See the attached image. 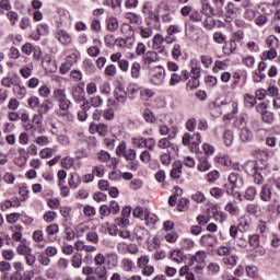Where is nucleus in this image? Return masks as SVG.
<instances>
[{"instance_id": "f257e3e1", "label": "nucleus", "mask_w": 280, "mask_h": 280, "mask_svg": "<svg viewBox=\"0 0 280 280\" xmlns=\"http://www.w3.org/2000/svg\"><path fill=\"white\" fill-rule=\"evenodd\" d=\"M149 73L152 84H154L155 86H160V84H163V80H165V69L163 67H155L151 69Z\"/></svg>"}, {"instance_id": "f03ea898", "label": "nucleus", "mask_w": 280, "mask_h": 280, "mask_svg": "<svg viewBox=\"0 0 280 280\" xmlns=\"http://www.w3.org/2000/svg\"><path fill=\"white\" fill-rule=\"evenodd\" d=\"M164 43L165 37H163L161 34H155L153 36L152 47L155 49V51H159V54H163V51H165V46H163Z\"/></svg>"}, {"instance_id": "7ed1b4c3", "label": "nucleus", "mask_w": 280, "mask_h": 280, "mask_svg": "<svg viewBox=\"0 0 280 280\" xmlns=\"http://www.w3.org/2000/svg\"><path fill=\"white\" fill-rule=\"evenodd\" d=\"M207 213L210 218H214L217 222H224L226 220V213L218 211L215 206L208 208Z\"/></svg>"}, {"instance_id": "20e7f679", "label": "nucleus", "mask_w": 280, "mask_h": 280, "mask_svg": "<svg viewBox=\"0 0 280 280\" xmlns=\"http://www.w3.org/2000/svg\"><path fill=\"white\" fill-rule=\"evenodd\" d=\"M228 180L233 186V189H242L244 187V178L237 173H231Z\"/></svg>"}, {"instance_id": "39448f33", "label": "nucleus", "mask_w": 280, "mask_h": 280, "mask_svg": "<svg viewBox=\"0 0 280 280\" xmlns=\"http://www.w3.org/2000/svg\"><path fill=\"white\" fill-rule=\"evenodd\" d=\"M260 199L262 202H270L272 199V185L265 184L260 191Z\"/></svg>"}, {"instance_id": "423d86ee", "label": "nucleus", "mask_w": 280, "mask_h": 280, "mask_svg": "<svg viewBox=\"0 0 280 280\" xmlns=\"http://www.w3.org/2000/svg\"><path fill=\"white\" fill-rule=\"evenodd\" d=\"M200 244L202 246H207L208 248H213V246L218 244V237L213 236L212 234L202 235L200 238Z\"/></svg>"}, {"instance_id": "0eeeda50", "label": "nucleus", "mask_w": 280, "mask_h": 280, "mask_svg": "<svg viewBox=\"0 0 280 280\" xmlns=\"http://www.w3.org/2000/svg\"><path fill=\"white\" fill-rule=\"evenodd\" d=\"M145 67H148V69H150V65H152L153 62H159V54H156V51H147L143 55L142 58Z\"/></svg>"}, {"instance_id": "6e6552de", "label": "nucleus", "mask_w": 280, "mask_h": 280, "mask_svg": "<svg viewBox=\"0 0 280 280\" xmlns=\"http://www.w3.org/2000/svg\"><path fill=\"white\" fill-rule=\"evenodd\" d=\"M262 167H259V163L257 161H249L245 164V171L248 176H253L257 174V172H261Z\"/></svg>"}, {"instance_id": "1a4fd4ad", "label": "nucleus", "mask_w": 280, "mask_h": 280, "mask_svg": "<svg viewBox=\"0 0 280 280\" xmlns=\"http://www.w3.org/2000/svg\"><path fill=\"white\" fill-rule=\"evenodd\" d=\"M124 0H103V5H107L114 10L115 14H121V2Z\"/></svg>"}, {"instance_id": "9d476101", "label": "nucleus", "mask_w": 280, "mask_h": 280, "mask_svg": "<svg viewBox=\"0 0 280 280\" xmlns=\"http://www.w3.org/2000/svg\"><path fill=\"white\" fill-rule=\"evenodd\" d=\"M13 93L18 100H25V95H27V89L21 85V79L18 80V84L13 86Z\"/></svg>"}, {"instance_id": "9b49d317", "label": "nucleus", "mask_w": 280, "mask_h": 280, "mask_svg": "<svg viewBox=\"0 0 280 280\" xmlns=\"http://www.w3.org/2000/svg\"><path fill=\"white\" fill-rule=\"evenodd\" d=\"M115 98L120 104H126V101L128 100V93L124 90L121 86H117L114 91Z\"/></svg>"}, {"instance_id": "f8f14e48", "label": "nucleus", "mask_w": 280, "mask_h": 280, "mask_svg": "<svg viewBox=\"0 0 280 280\" xmlns=\"http://www.w3.org/2000/svg\"><path fill=\"white\" fill-rule=\"evenodd\" d=\"M147 25H148V27L138 26V28H137L138 34L141 36V38H150L153 34L152 22L147 21Z\"/></svg>"}, {"instance_id": "ddd939ff", "label": "nucleus", "mask_w": 280, "mask_h": 280, "mask_svg": "<svg viewBox=\"0 0 280 280\" xmlns=\"http://www.w3.org/2000/svg\"><path fill=\"white\" fill-rule=\"evenodd\" d=\"M199 164L197 165L198 172H209L211 170V163L207 160V155L198 156Z\"/></svg>"}, {"instance_id": "4468645a", "label": "nucleus", "mask_w": 280, "mask_h": 280, "mask_svg": "<svg viewBox=\"0 0 280 280\" xmlns=\"http://www.w3.org/2000/svg\"><path fill=\"white\" fill-rule=\"evenodd\" d=\"M71 94L75 102H84V88H82V85L72 88Z\"/></svg>"}, {"instance_id": "2eb2a0df", "label": "nucleus", "mask_w": 280, "mask_h": 280, "mask_svg": "<svg viewBox=\"0 0 280 280\" xmlns=\"http://www.w3.org/2000/svg\"><path fill=\"white\" fill-rule=\"evenodd\" d=\"M183 174V163L180 161L173 163V168L171 170V178L178 179L180 178V175Z\"/></svg>"}, {"instance_id": "dca6fc26", "label": "nucleus", "mask_w": 280, "mask_h": 280, "mask_svg": "<svg viewBox=\"0 0 280 280\" xmlns=\"http://www.w3.org/2000/svg\"><path fill=\"white\" fill-rule=\"evenodd\" d=\"M130 213H132V208L130 206H125L121 210V224L122 226H128L130 224Z\"/></svg>"}, {"instance_id": "f3484780", "label": "nucleus", "mask_w": 280, "mask_h": 280, "mask_svg": "<svg viewBox=\"0 0 280 280\" xmlns=\"http://www.w3.org/2000/svg\"><path fill=\"white\" fill-rule=\"evenodd\" d=\"M55 36L61 45H69V43H71V35H69L67 31H58Z\"/></svg>"}, {"instance_id": "a211bd4d", "label": "nucleus", "mask_w": 280, "mask_h": 280, "mask_svg": "<svg viewBox=\"0 0 280 280\" xmlns=\"http://www.w3.org/2000/svg\"><path fill=\"white\" fill-rule=\"evenodd\" d=\"M21 80V78L19 75H14V77H4L1 80V84L2 86H5L7 89H10L11 86H14L15 84H18V82Z\"/></svg>"}, {"instance_id": "6ab92c4d", "label": "nucleus", "mask_w": 280, "mask_h": 280, "mask_svg": "<svg viewBox=\"0 0 280 280\" xmlns=\"http://www.w3.org/2000/svg\"><path fill=\"white\" fill-rule=\"evenodd\" d=\"M202 11L206 16L211 19V16H218V13L213 12V7L209 4V0H202L201 1Z\"/></svg>"}, {"instance_id": "aec40b11", "label": "nucleus", "mask_w": 280, "mask_h": 280, "mask_svg": "<svg viewBox=\"0 0 280 280\" xmlns=\"http://www.w3.org/2000/svg\"><path fill=\"white\" fill-rule=\"evenodd\" d=\"M191 65V78H196V79H200V73H201V69H200V61H198V59H192L190 61Z\"/></svg>"}, {"instance_id": "412c9836", "label": "nucleus", "mask_w": 280, "mask_h": 280, "mask_svg": "<svg viewBox=\"0 0 280 280\" xmlns=\"http://www.w3.org/2000/svg\"><path fill=\"white\" fill-rule=\"evenodd\" d=\"M240 12V7L235 5L233 2H229L225 7V16L226 19H232V16H235Z\"/></svg>"}, {"instance_id": "4be33fe9", "label": "nucleus", "mask_w": 280, "mask_h": 280, "mask_svg": "<svg viewBox=\"0 0 280 280\" xmlns=\"http://www.w3.org/2000/svg\"><path fill=\"white\" fill-rule=\"evenodd\" d=\"M185 253H183V250L180 249H174L173 252H171V259L172 261H175V264H183V261H185Z\"/></svg>"}, {"instance_id": "5701e85b", "label": "nucleus", "mask_w": 280, "mask_h": 280, "mask_svg": "<svg viewBox=\"0 0 280 280\" xmlns=\"http://www.w3.org/2000/svg\"><path fill=\"white\" fill-rule=\"evenodd\" d=\"M133 218H139V220H145L148 218V208L136 207L132 211Z\"/></svg>"}, {"instance_id": "b1692460", "label": "nucleus", "mask_w": 280, "mask_h": 280, "mask_svg": "<svg viewBox=\"0 0 280 280\" xmlns=\"http://www.w3.org/2000/svg\"><path fill=\"white\" fill-rule=\"evenodd\" d=\"M158 147L161 150H167V148H172V150L178 151V147H176L174 144H171L170 138H162V139H160V141L158 142Z\"/></svg>"}, {"instance_id": "393cba45", "label": "nucleus", "mask_w": 280, "mask_h": 280, "mask_svg": "<svg viewBox=\"0 0 280 280\" xmlns=\"http://www.w3.org/2000/svg\"><path fill=\"white\" fill-rule=\"evenodd\" d=\"M142 117L147 124H156V116L150 108H145L142 113Z\"/></svg>"}, {"instance_id": "a878e982", "label": "nucleus", "mask_w": 280, "mask_h": 280, "mask_svg": "<svg viewBox=\"0 0 280 280\" xmlns=\"http://www.w3.org/2000/svg\"><path fill=\"white\" fill-rule=\"evenodd\" d=\"M240 137L243 143H248V141H253V131L248 128H243L241 129Z\"/></svg>"}, {"instance_id": "bb28decb", "label": "nucleus", "mask_w": 280, "mask_h": 280, "mask_svg": "<svg viewBox=\"0 0 280 280\" xmlns=\"http://www.w3.org/2000/svg\"><path fill=\"white\" fill-rule=\"evenodd\" d=\"M94 273L98 277L100 280H108V270L104 266H98L95 268Z\"/></svg>"}, {"instance_id": "cd10ccee", "label": "nucleus", "mask_w": 280, "mask_h": 280, "mask_svg": "<svg viewBox=\"0 0 280 280\" xmlns=\"http://www.w3.org/2000/svg\"><path fill=\"white\" fill-rule=\"evenodd\" d=\"M71 67H73V62H71V57H67L66 62L62 63L59 68L61 75L69 73V71H71Z\"/></svg>"}, {"instance_id": "c85d7f7f", "label": "nucleus", "mask_w": 280, "mask_h": 280, "mask_svg": "<svg viewBox=\"0 0 280 280\" xmlns=\"http://www.w3.org/2000/svg\"><path fill=\"white\" fill-rule=\"evenodd\" d=\"M127 95L129 97V100H135V95H137V93H139V85L135 84V83H130L127 86Z\"/></svg>"}, {"instance_id": "c756f323", "label": "nucleus", "mask_w": 280, "mask_h": 280, "mask_svg": "<svg viewBox=\"0 0 280 280\" xmlns=\"http://www.w3.org/2000/svg\"><path fill=\"white\" fill-rule=\"evenodd\" d=\"M59 103V108L60 110H62L63 113L61 114L62 117H65V115H67L69 107L71 106V101L69 98H63L61 101L58 102Z\"/></svg>"}, {"instance_id": "7c9ffc66", "label": "nucleus", "mask_w": 280, "mask_h": 280, "mask_svg": "<svg viewBox=\"0 0 280 280\" xmlns=\"http://www.w3.org/2000/svg\"><path fill=\"white\" fill-rule=\"evenodd\" d=\"M49 104H51L50 100H46L45 103L39 104V106H37V114L44 116L47 115V113H49Z\"/></svg>"}, {"instance_id": "2f4dec72", "label": "nucleus", "mask_w": 280, "mask_h": 280, "mask_svg": "<svg viewBox=\"0 0 280 280\" xmlns=\"http://www.w3.org/2000/svg\"><path fill=\"white\" fill-rule=\"evenodd\" d=\"M277 57V50L275 48H269V50L264 51L260 56L261 60H273Z\"/></svg>"}, {"instance_id": "473e14b6", "label": "nucleus", "mask_w": 280, "mask_h": 280, "mask_svg": "<svg viewBox=\"0 0 280 280\" xmlns=\"http://www.w3.org/2000/svg\"><path fill=\"white\" fill-rule=\"evenodd\" d=\"M160 135L165 136L168 135L170 139H174L176 137V129L170 130L167 126H160Z\"/></svg>"}, {"instance_id": "72a5a7b5", "label": "nucleus", "mask_w": 280, "mask_h": 280, "mask_svg": "<svg viewBox=\"0 0 280 280\" xmlns=\"http://www.w3.org/2000/svg\"><path fill=\"white\" fill-rule=\"evenodd\" d=\"M71 264L72 268H82V255L80 253L73 254Z\"/></svg>"}, {"instance_id": "f704fd0d", "label": "nucleus", "mask_w": 280, "mask_h": 280, "mask_svg": "<svg viewBox=\"0 0 280 280\" xmlns=\"http://www.w3.org/2000/svg\"><path fill=\"white\" fill-rule=\"evenodd\" d=\"M255 196H257V188H255L254 186H249L246 190H245V200H255Z\"/></svg>"}, {"instance_id": "c9c22d12", "label": "nucleus", "mask_w": 280, "mask_h": 280, "mask_svg": "<svg viewBox=\"0 0 280 280\" xmlns=\"http://www.w3.org/2000/svg\"><path fill=\"white\" fill-rule=\"evenodd\" d=\"M121 265H122L125 272H132V270H135V261H132L128 258L122 259Z\"/></svg>"}, {"instance_id": "e433bc0d", "label": "nucleus", "mask_w": 280, "mask_h": 280, "mask_svg": "<svg viewBox=\"0 0 280 280\" xmlns=\"http://www.w3.org/2000/svg\"><path fill=\"white\" fill-rule=\"evenodd\" d=\"M237 49V44L235 43V39H231L229 42V45H226V47H223V51L224 54H226V56H231V54H233V51H235Z\"/></svg>"}, {"instance_id": "4c0bfd02", "label": "nucleus", "mask_w": 280, "mask_h": 280, "mask_svg": "<svg viewBox=\"0 0 280 280\" xmlns=\"http://www.w3.org/2000/svg\"><path fill=\"white\" fill-rule=\"evenodd\" d=\"M266 43L269 49H275L276 47H279V39L275 35L268 36Z\"/></svg>"}, {"instance_id": "58836bf2", "label": "nucleus", "mask_w": 280, "mask_h": 280, "mask_svg": "<svg viewBox=\"0 0 280 280\" xmlns=\"http://www.w3.org/2000/svg\"><path fill=\"white\" fill-rule=\"evenodd\" d=\"M141 75V65L139 62H133L131 66V78L136 80Z\"/></svg>"}, {"instance_id": "ea45409f", "label": "nucleus", "mask_w": 280, "mask_h": 280, "mask_svg": "<svg viewBox=\"0 0 280 280\" xmlns=\"http://www.w3.org/2000/svg\"><path fill=\"white\" fill-rule=\"evenodd\" d=\"M244 102L246 108H253L257 104V98L250 94H245Z\"/></svg>"}, {"instance_id": "a19ab883", "label": "nucleus", "mask_w": 280, "mask_h": 280, "mask_svg": "<svg viewBox=\"0 0 280 280\" xmlns=\"http://www.w3.org/2000/svg\"><path fill=\"white\" fill-rule=\"evenodd\" d=\"M158 221H159V217H156V214L150 213V211L148 210L147 217L144 218V222H145L147 226L156 224Z\"/></svg>"}, {"instance_id": "79ce46f5", "label": "nucleus", "mask_w": 280, "mask_h": 280, "mask_svg": "<svg viewBox=\"0 0 280 280\" xmlns=\"http://www.w3.org/2000/svg\"><path fill=\"white\" fill-rule=\"evenodd\" d=\"M223 264L225 266H237V256L231 255L223 257Z\"/></svg>"}, {"instance_id": "37998d69", "label": "nucleus", "mask_w": 280, "mask_h": 280, "mask_svg": "<svg viewBox=\"0 0 280 280\" xmlns=\"http://www.w3.org/2000/svg\"><path fill=\"white\" fill-rule=\"evenodd\" d=\"M107 30H109V32H117V30H119V22L116 18H110L108 20Z\"/></svg>"}, {"instance_id": "c03bdc74", "label": "nucleus", "mask_w": 280, "mask_h": 280, "mask_svg": "<svg viewBox=\"0 0 280 280\" xmlns=\"http://www.w3.org/2000/svg\"><path fill=\"white\" fill-rule=\"evenodd\" d=\"M198 86H200V80L196 79V78H192L186 84V89L188 91H196V89H198Z\"/></svg>"}, {"instance_id": "a18cd8bd", "label": "nucleus", "mask_w": 280, "mask_h": 280, "mask_svg": "<svg viewBox=\"0 0 280 280\" xmlns=\"http://www.w3.org/2000/svg\"><path fill=\"white\" fill-rule=\"evenodd\" d=\"M223 141L228 148H230V145H233V131L231 130L224 131Z\"/></svg>"}, {"instance_id": "49530a36", "label": "nucleus", "mask_w": 280, "mask_h": 280, "mask_svg": "<svg viewBox=\"0 0 280 280\" xmlns=\"http://www.w3.org/2000/svg\"><path fill=\"white\" fill-rule=\"evenodd\" d=\"M231 253H233V249H231V247H226V246H220L217 249V254L220 257H229V256H231Z\"/></svg>"}, {"instance_id": "de8ad7c7", "label": "nucleus", "mask_w": 280, "mask_h": 280, "mask_svg": "<svg viewBox=\"0 0 280 280\" xmlns=\"http://www.w3.org/2000/svg\"><path fill=\"white\" fill-rule=\"evenodd\" d=\"M149 20L155 23V26L161 25V15H159L158 11H149Z\"/></svg>"}, {"instance_id": "09e8293b", "label": "nucleus", "mask_w": 280, "mask_h": 280, "mask_svg": "<svg viewBox=\"0 0 280 280\" xmlns=\"http://www.w3.org/2000/svg\"><path fill=\"white\" fill-rule=\"evenodd\" d=\"M7 19L10 21L11 25L14 27L19 23V13L14 11H9L7 13Z\"/></svg>"}, {"instance_id": "8fccbe9b", "label": "nucleus", "mask_w": 280, "mask_h": 280, "mask_svg": "<svg viewBox=\"0 0 280 280\" xmlns=\"http://www.w3.org/2000/svg\"><path fill=\"white\" fill-rule=\"evenodd\" d=\"M162 165H170L172 163V151H167L160 156Z\"/></svg>"}, {"instance_id": "3c124183", "label": "nucleus", "mask_w": 280, "mask_h": 280, "mask_svg": "<svg viewBox=\"0 0 280 280\" xmlns=\"http://www.w3.org/2000/svg\"><path fill=\"white\" fill-rule=\"evenodd\" d=\"M268 152L266 150H257L256 151V159L258 161H261L262 163H266L268 161Z\"/></svg>"}, {"instance_id": "603ef678", "label": "nucleus", "mask_w": 280, "mask_h": 280, "mask_svg": "<svg viewBox=\"0 0 280 280\" xmlns=\"http://www.w3.org/2000/svg\"><path fill=\"white\" fill-rule=\"evenodd\" d=\"M210 196H212V198H222V196H224V188H219V187L211 188Z\"/></svg>"}, {"instance_id": "864d4df0", "label": "nucleus", "mask_w": 280, "mask_h": 280, "mask_svg": "<svg viewBox=\"0 0 280 280\" xmlns=\"http://www.w3.org/2000/svg\"><path fill=\"white\" fill-rule=\"evenodd\" d=\"M122 156H125L126 161H137V151L135 149H129Z\"/></svg>"}, {"instance_id": "5fc2aeb1", "label": "nucleus", "mask_w": 280, "mask_h": 280, "mask_svg": "<svg viewBox=\"0 0 280 280\" xmlns=\"http://www.w3.org/2000/svg\"><path fill=\"white\" fill-rule=\"evenodd\" d=\"M188 208H189V199L180 198L177 203V210L185 211V209H188Z\"/></svg>"}, {"instance_id": "6e6d98bb", "label": "nucleus", "mask_w": 280, "mask_h": 280, "mask_svg": "<svg viewBox=\"0 0 280 280\" xmlns=\"http://www.w3.org/2000/svg\"><path fill=\"white\" fill-rule=\"evenodd\" d=\"M89 102L94 108H100V106L104 104V100H102L101 96L90 97Z\"/></svg>"}, {"instance_id": "4d7b16f0", "label": "nucleus", "mask_w": 280, "mask_h": 280, "mask_svg": "<svg viewBox=\"0 0 280 280\" xmlns=\"http://www.w3.org/2000/svg\"><path fill=\"white\" fill-rule=\"evenodd\" d=\"M56 218H58V214L56 213V211H47L44 214V220L45 222H47L48 224L54 222V220H56Z\"/></svg>"}, {"instance_id": "13d9d810", "label": "nucleus", "mask_w": 280, "mask_h": 280, "mask_svg": "<svg viewBox=\"0 0 280 280\" xmlns=\"http://www.w3.org/2000/svg\"><path fill=\"white\" fill-rule=\"evenodd\" d=\"M58 231H60V228L58 226V224L54 223L50 224L46 228V233L49 237H51V235H56V233H58Z\"/></svg>"}, {"instance_id": "bf43d9fd", "label": "nucleus", "mask_w": 280, "mask_h": 280, "mask_svg": "<svg viewBox=\"0 0 280 280\" xmlns=\"http://www.w3.org/2000/svg\"><path fill=\"white\" fill-rule=\"evenodd\" d=\"M196 264H205V259H207V255L205 254L203 250H199L196 253L195 256H192Z\"/></svg>"}, {"instance_id": "052dcab7", "label": "nucleus", "mask_w": 280, "mask_h": 280, "mask_svg": "<svg viewBox=\"0 0 280 280\" xmlns=\"http://www.w3.org/2000/svg\"><path fill=\"white\" fill-rule=\"evenodd\" d=\"M260 117L265 124H270L271 121L275 120V114H272V112H268V110L265 114H261Z\"/></svg>"}, {"instance_id": "680f3d73", "label": "nucleus", "mask_w": 280, "mask_h": 280, "mask_svg": "<svg viewBox=\"0 0 280 280\" xmlns=\"http://www.w3.org/2000/svg\"><path fill=\"white\" fill-rule=\"evenodd\" d=\"M224 209L225 211H228V213H230V215H238L240 213V210L237 209V207L233 206L232 202H229Z\"/></svg>"}, {"instance_id": "e2e57ef3", "label": "nucleus", "mask_w": 280, "mask_h": 280, "mask_svg": "<svg viewBox=\"0 0 280 280\" xmlns=\"http://www.w3.org/2000/svg\"><path fill=\"white\" fill-rule=\"evenodd\" d=\"M54 97L58 102H61L62 100L67 98V94L65 93V90L56 89L54 91Z\"/></svg>"}, {"instance_id": "0e129e2a", "label": "nucleus", "mask_w": 280, "mask_h": 280, "mask_svg": "<svg viewBox=\"0 0 280 280\" xmlns=\"http://www.w3.org/2000/svg\"><path fill=\"white\" fill-rule=\"evenodd\" d=\"M148 264H150V257H148L147 255H142L140 258H138V268H144L145 266H148Z\"/></svg>"}, {"instance_id": "69168bd1", "label": "nucleus", "mask_w": 280, "mask_h": 280, "mask_svg": "<svg viewBox=\"0 0 280 280\" xmlns=\"http://www.w3.org/2000/svg\"><path fill=\"white\" fill-rule=\"evenodd\" d=\"M218 178H220V172H218V171L209 172L207 175L208 183H215V180H218Z\"/></svg>"}, {"instance_id": "338daca9", "label": "nucleus", "mask_w": 280, "mask_h": 280, "mask_svg": "<svg viewBox=\"0 0 280 280\" xmlns=\"http://www.w3.org/2000/svg\"><path fill=\"white\" fill-rule=\"evenodd\" d=\"M38 94L40 95V97H47L48 95H51V90L47 85H42L38 89Z\"/></svg>"}, {"instance_id": "774afa93", "label": "nucleus", "mask_w": 280, "mask_h": 280, "mask_svg": "<svg viewBox=\"0 0 280 280\" xmlns=\"http://www.w3.org/2000/svg\"><path fill=\"white\" fill-rule=\"evenodd\" d=\"M249 245L252 246V248H258L259 247V236H258V234H253L249 237Z\"/></svg>"}]
</instances>
